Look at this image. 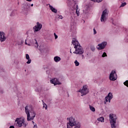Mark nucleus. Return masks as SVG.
<instances>
[{
    "mask_svg": "<svg viewBox=\"0 0 128 128\" xmlns=\"http://www.w3.org/2000/svg\"><path fill=\"white\" fill-rule=\"evenodd\" d=\"M72 44L74 46H75L74 48L76 49V50L74 52V54H82L84 52L82 47L80 46V44L78 43V41L76 38H73L72 40Z\"/></svg>",
    "mask_w": 128,
    "mask_h": 128,
    "instance_id": "obj_1",
    "label": "nucleus"
},
{
    "mask_svg": "<svg viewBox=\"0 0 128 128\" xmlns=\"http://www.w3.org/2000/svg\"><path fill=\"white\" fill-rule=\"evenodd\" d=\"M30 108H32V106H26L25 107V112L27 115V120L28 122H30L34 119L36 118V115L32 116L30 118Z\"/></svg>",
    "mask_w": 128,
    "mask_h": 128,
    "instance_id": "obj_2",
    "label": "nucleus"
},
{
    "mask_svg": "<svg viewBox=\"0 0 128 128\" xmlns=\"http://www.w3.org/2000/svg\"><path fill=\"white\" fill-rule=\"evenodd\" d=\"M109 78L110 80H112V82H114V80H116L118 78V75H116V72L115 70H112L110 74Z\"/></svg>",
    "mask_w": 128,
    "mask_h": 128,
    "instance_id": "obj_3",
    "label": "nucleus"
},
{
    "mask_svg": "<svg viewBox=\"0 0 128 128\" xmlns=\"http://www.w3.org/2000/svg\"><path fill=\"white\" fill-rule=\"evenodd\" d=\"M67 120H68V122L67 123V125L71 126L72 128L76 124V119L74 117L71 116L70 118H67Z\"/></svg>",
    "mask_w": 128,
    "mask_h": 128,
    "instance_id": "obj_4",
    "label": "nucleus"
},
{
    "mask_svg": "<svg viewBox=\"0 0 128 128\" xmlns=\"http://www.w3.org/2000/svg\"><path fill=\"white\" fill-rule=\"evenodd\" d=\"M37 25L35 26L33 28L34 30V32H39L40 30H42V25L41 24H40L39 22H37Z\"/></svg>",
    "mask_w": 128,
    "mask_h": 128,
    "instance_id": "obj_5",
    "label": "nucleus"
},
{
    "mask_svg": "<svg viewBox=\"0 0 128 128\" xmlns=\"http://www.w3.org/2000/svg\"><path fill=\"white\" fill-rule=\"evenodd\" d=\"M24 122V119L22 118H16V124L18 128H21L22 126V124Z\"/></svg>",
    "mask_w": 128,
    "mask_h": 128,
    "instance_id": "obj_6",
    "label": "nucleus"
},
{
    "mask_svg": "<svg viewBox=\"0 0 128 128\" xmlns=\"http://www.w3.org/2000/svg\"><path fill=\"white\" fill-rule=\"evenodd\" d=\"M90 92V90L88 89V86L86 85H84L82 88V94L81 96H86V94H88Z\"/></svg>",
    "mask_w": 128,
    "mask_h": 128,
    "instance_id": "obj_7",
    "label": "nucleus"
},
{
    "mask_svg": "<svg viewBox=\"0 0 128 128\" xmlns=\"http://www.w3.org/2000/svg\"><path fill=\"white\" fill-rule=\"evenodd\" d=\"M50 82L54 86H56L57 84H62V82H60L56 78H54L50 80Z\"/></svg>",
    "mask_w": 128,
    "mask_h": 128,
    "instance_id": "obj_8",
    "label": "nucleus"
},
{
    "mask_svg": "<svg viewBox=\"0 0 128 128\" xmlns=\"http://www.w3.org/2000/svg\"><path fill=\"white\" fill-rule=\"evenodd\" d=\"M107 44L108 43L106 42H104L101 44H98V46L99 47L98 48V50H104V48H106V46Z\"/></svg>",
    "mask_w": 128,
    "mask_h": 128,
    "instance_id": "obj_9",
    "label": "nucleus"
},
{
    "mask_svg": "<svg viewBox=\"0 0 128 128\" xmlns=\"http://www.w3.org/2000/svg\"><path fill=\"white\" fill-rule=\"evenodd\" d=\"M112 98H114V96H112V93L110 92L108 94L107 96L105 98L106 102H110V100Z\"/></svg>",
    "mask_w": 128,
    "mask_h": 128,
    "instance_id": "obj_10",
    "label": "nucleus"
},
{
    "mask_svg": "<svg viewBox=\"0 0 128 128\" xmlns=\"http://www.w3.org/2000/svg\"><path fill=\"white\" fill-rule=\"evenodd\" d=\"M6 34L4 32L0 31V42H4L6 39V38L4 36Z\"/></svg>",
    "mask_w": 128,
    "mask_h": 128,
    "instance_id": "obj_11",
    "label": "nucleus"
},
{
    "mask_svg": "<svg viewBox=\"0 0 128 128\" xmlns=\"http://www.w3.org/2000/svg\"><path fill=\"white\" fill-rule=\"evenodd\" d=\"M26 60H28L26 64H30L32 62V60L30 58V55H28V54H26Z\"/></svg>",
    "mask_w": 128,
    "mask_h": 128,
    "instance_id": "obj_12",
    "label": "nucleus"
},
{
    "mask_svg": "<svg viewBox=\"0 0 128 128\" xmlns=\"http://www.w3.org/2000/svg\"><path fill=\"white\" fill-rule=\"evenodd\" d=\"M49 8H50V10L52 12H54L55 14L58 12V10L54 8L52 6L50 5Z\"/></svg>",
    "mask_w": 128,
    "mask_h": 128,
    "instance_id": "obj_13",
    "label": "nucleus"
},
{
    "mask_svg": "<svg viewBox=\"0 0 128 128\" xmlns=\"http://www.w3.org/2000/svg\"><path fill=\"white\" fill-rule=\"evenodd\" d=\"M74 126V128H80V122L76 121Z\"/></svg>",
    "mask_w": 128,
    "mask_h": 128,
    "instance_id": "obj_14",
    "label": "nucleus"
},
{
    "mask_svg": "<svg viewBox=\"0 0 128 128\" xmlns=\"http://www.w3.org/2000/svg\"><path fill=\"white\" fill-rule=\"evenodd\" d=\"M61 58H60V56H56L54 57V61L55 62H58L60 60Z\"/></svg>",
    "mask_w": 128,
    "mask_h": 128,
    "instance_id": "obj_15",
    "label": "nucleus"
},
{
    "mask_svg": "<svg viewBox=\"0 0 128 128\" xmlns=\"http://www.w3.org/2000/svg\"><path fill=\"white\" fill-rule=\"evenodd\" d=\"M22 44H24V40H22L20 42H18L17 43V44L18 45L19 48H20L22 46Z\"/></svg>",
    "mask_w": 128,
    "mask_h": 128,
    "instance_id": "obj_16",
    "label": "nucleus"
},
{
    "mask_svg": "<svg viewBox=\"0 0 128 128\" xmlns=\"http://www.w3.org/2000/svg\"><path fill=\"white\" fill-rule=\"evenodd\" d=\"M100 22H106V16H101Z\"/></svg>",
    "mask_w": 128,
    "mask_h": 128,
    "instance_id": "obj_17",
    "label": "nucleus"
},
{
    "mask_svg": "<svg viewBox=\"0 0 128 128\" xmlns=\"http://www.w3.org/2000/svg\"><path fill=\"white\" fill-rule=\"evenodd\" d=\"M16 10H14L12 11L11 14H10V16H16Z\"/></svg>",
    "mask_w": 128,
    "mask_h": 128,
    "instance_id": "obj_18",
    "label": "nucleus"
},
{
    "mask_svg": "<svg viewBox=\"0 0 128 128\" xmlns=\"http://www.w3.org/2000/svg\"><path fill=\"white\" fill-rule=\"evenodd\" d=\"M98 122H104V118L102 116L98 118Z\"/></svg>",
    "mask_w": 128,
    "mask_h": 128,
    "instance_id": "obj_19",
    "label": "nucleus"
},
{
    "mask_svg": "<svg viewBox=\"0 0 128 128\" xmlns=\"http://www.w3.org/2000/svg\"><path fill=\"white\" fill-rule=\"evenodd\" d=\"M106 14H108V10L106 9L102 12L101 16H106Z\"/></svg>",
    "mask_w": 128,
    "mask_h": 128,
    "instance_id": "obj_20",
    "label": "nucleus"
},
{
    "mask_svg": "<svg viewBox=\"0 0 128 128\" xmlns=\"http://www.w3.org/2000/svg\"><path fill=\"white\" fill-rule=\"evenodd\" d=\"M90 50H92V52H94L96 50V48L94 47V46L92 45L90 47Z\"/></svg>",
    "mask_w": 128,
    "mask_h": 128,
    "instance_id": "obj_21",
    "label": "nucleus"
},
{
    "mask_svg": "<svg viewBox=\"0 0 128 128\" xmlns=\"http://www.w3.org/2000/svg\"><path fill=\"white\" fill-rule=\"evenodd\" d=\"M90 108L92 112H96V108H94V106L90 105Z\"/></svg>",
    "mask_w": 128,
    "mask_h": 128,
    "instance_id": "obj_22",
    "label": "nucleus"
},
{
    "mask_svg": "<svg viewBox=\"0 0 128 128\" xmlns=\"http://www.w3.org/2000/svg\"><path fill=\"white\" fill-rule=\"evenodd\" d=\"M74 62L76 66H80V62H78V60H76Z\"/></svg>",
    "mask_w": 128,
    "mask_h": 128,
    "instance_id": "obj_23",
    "label": "nucleus"
},
{
    "mask_svg": "<svg viewBox=\"0 0 128 128\" xmlns=\"http://www.w3.org/2000/svg\"><path fill=\"white\" fill-rule=\"evenodd\" d=\"M44 108L45 110H48V105L44 102H43V108Z\"/></svg>",
    "mask_w": 128,
    "mask_h": 128,
    "instance_id": "obj_24",
    "label": "nucleus"
},
{
    "mask_svg": "<svg viewBox=\"0 0 128 128\" xmlns=\"http://www.w3.org/2000/svg\"><path fill=\"white\" fill-rule=\"evenodd\" d=\"M126 6V2H124L123 3H122L121 5L120 6V8H122L123 6Z\"/></svg>",
    "mask_w": 128,
    "mask_h": 128,
    "instance_id": "obj_25",
    "label": "nucleus"
},
{
    "mask_svg": "<svg viewBox=\"0 0 128 128\" xmlns=\"http://www.w3.org/2000/svg\"><path fill=\"white\" fill-rule=\"evenodd\" d=\"M34 40L36 42L35 44H36V45L34 46H35V48H38V41H36V39H34Z\"/></svg>",
    "mask_w": 128,
    "mask_h": 128,
    "instance_id": "obj_26",
    "label": "nucleus"
},
{
    "mask_svg": "<svg viewBox=\"0 0 128 128\" xmlns=\"http://www.w3.org/2000/svg\"><path fill=\"white\" fill-rule=\"evenodd\" d=\"M124 85L126 86H127V88H128V80H126V82H124Z\"/></svg>",
    "mask_w": 128,
    "mask_h": 128,
    "instance_id": "obj_27",
    "label": "nucleus"
},
{
    "mask_svg": "<svg viewBox=\"0 0 128 128\" xmlns=\"http://www.w3.org/2000/svg\"><path fill=\"white\" fill-rule=\"evenodd\" d=\"M106 53V52H104V53L102 54V58H104L106 56H107Z\"/></svg>",
    "mask_w": 128,
    "mask_h": 128,
    "instance_id": "obj_28",
    "label": "nucleus"
},
{
    "mask_svg": "<svg viewBox=\"0 0 128 128\" xmlns=\"http://www.w3.org/2000/svg\"><path fill=\"white\" fill-rule=\"evenodd\" d=\"M103 0H94V2H102Z\"/></svg>",
    "mask_w": 128,
    "mask_h": 128,
    "instance_id": "obj_29",
    "label": "nucleus"
},
{
    "mask_svg": "<svg viewBox=\"0 0 128 128\" xmlns=\"http://www.w3.org/2000/svg\"><path fill=\"white\" fill-rule=\"evenodd\" d=\"M35 92H40V89L37 88L35 89Z\"/></svg>",
    "mask_w": 128,
    "mask_h": 128,
    "instance_id": "obj_30",
    "label": "nucleus"
},
{
    "mask_svg": "<svg viewBox=\"0 0 128 128\" xmlns=\"http://www.w3.org/2000/svg\"><path fill=\"white\" fill-rule=\"evenodd\" d=\"M22 126H24V128H26V122H24V123H22Z\"/></svg>",
    "mask_w": 128,
    "mask_h": 128,
    "instance_id": "obj_31",
    "label": "nucleus"
},
{
    "mask_svg": "<svg viewBox=\"0 0 128 128\" xmlns=\"http://www.w3.org/2000/svg\"><path fill=\"white\" fill-rule=\"evenodd\" d=\"M23 12L25 11L26 12H28V8H24L23 10H22Z\"/></svg>",
    "mask_w": 128,
    "mask_h": 128,
    "instance_id": "obj_32",
    "label": "nucleus"
},
{
    "mask_svg": "<svg viewBox=\"0 0 128 128\" xmlns=\"http://www.w3.org/2000/svg\"><path fill=\"white\" fill-rule=\"evenodd\" d=\"M54 36L55 40H56L58 38V35H56V33H54Z\"/></svg>",
    "mask_w": 128,
    "mask_h": 128,
    "instance_id": "obj_33",
    "label": "nucleus"
},
{
    "mask_svg": "<svg viewBox=\"0 0 128 128\" xmlns=\"http://www.w3.org/2000/svg\"><path fill=\"white\" fill-rule=\"evenodd\" d=\"M93 30H94V34H96V28H94Z\"/></svg>",
    "mask_w": 128,
    "mask_h": 128,
    "instance_id": "obj_34",
    "label": "nucleus"
},
{
    "mask_svg": "<svg viewBox=\"0 0 128 128\" xmlns=\"http://www.w3.org/2000/svg\"><path fill=\"white\" fill-rule=\"evenodd\" d=\"M78 92H81V94H82V89L80 90Z\"/></svg>",
    "mask_w": 128,
    "mask_h": 128,
    "instance_id": "obj_35",
    "label": "nucleus"
},
{
    "mask_svg": "<svg viewBox=\"0 0 128 128\" xmlns=\"http://www.w3.org/2000/svg\"><path fill=\"white\" fill-rule=\"evenodd\" d=\"M0 72H4V68H0Z\"/></svg>",
    "mask_w": 128,
    "mask_h": 128,
    "instance_id": "obj_36",
    "label": "nucleus"
},
{
    "mask_svg": "<svg viewBox=\"0 0 128 128\" xmlns=\"http://www.w3.org/2000/svg\"><path fill=\"white\" fill-rule=\"evenodd\" d=\"M67 128H72V126H70V125L67 124Z\"/></svg>",
    "mask_w": 128,
    "mask_h": 128,
    "instance_id": "obj_37",
    "label": "nucleus"
},
{
    "mask_svg": "<svg viewBox=\"0 0 128 128\" xmlns=\"http://www.w3.org/2000/svg\"><path fill=\"white\" fill-rule=\"evenodd\" d=\"M76 14H78V16H80V12H78V10H76Z\"/></svg>",
    "mask_w": 128,
    "mask_h": 128,
    "instance_id": "obj_38",
    "label": "nucleus"
},
{
    "mask_svg": "<svg viewBox=\"0 0 128 128\" xmlns=\"http://www.w3.org/2000/svg\"><path fill=\"white\" fill-rule=\"evenodd\" d=\"M0 94H4V90H0Z\"/></svg>",
    "mask_w": 128,
    "mask_h": 128,
    "instance_id": "obj_39",
    "label": "nucleus"
},
{
    "mask_svg": "<svg viewBox=\"0 0 128 128\" xmlns=\"http://www.w3.org/2000/svg\"><path fill=\"white\" fill-rule=\"evenodd\" d=\"M59 18H60V20H62V16H59Z\"/></svg>",
    "mask_w": 128,
    "mask_h": 128,
    "instance_id": "obj_40",
    "label": "nucleus"
},
{
    "mask_svg": "<svg viewBox=\"0 0 128 128\" xmlns=\"http://www.w3.org/2000/svg\"><path fill=\"white\" fill-rule=\"evenodd\" d=\"M10 128H14V126H10Z\"/></svg>",
    "mask_w": 128,
    "mask_h": 128,
    "instance_id": "obj_41",
    "label": "nucleus"
},
{
    "mask_svg": "<svg viewBox=\"0 0 128 128\" xmlns=\"http://www.w3.org/2000/svg\"><path fill=\"white\" fill-rule=\"evenodd\" d=\"M25 6H28L30 7V4H25Z\"/></svg>",
    "mask_w": 128,
    "mask_h": 128,
    "instance_id": "obj_42",
    "label": "nucleus"
},
{
    "mask_svg": "<svg viewBox=\"0 0 128 128\" xmlns=\"http://www.w3.org/2000/svg\"><path fill=\"white\" fill-rule=\"evenodd\" d=\"M34 128H38V126L34 125Z\"/></svg>",
    "mask_w": 128,
    "mask_h": 128,
    "instance_id": "obj_43",
    "label": "nucleus"
},
{
    "mask_svg": "<svg viewBox=\"0 0 128 128\" xmlns=\"http://www.w3.org/2000/svg\"><path fill=\"white\" fill-rule=\"evenodd\" d=\"M26 0V2H32V0Z\"/></svg>",
    "mask_w": 128,
    "mask_h": 128,
    "instance_id": "obj_44",
    "label": "nucleus"
},
{
    "mask_svg": "<svg viewBox=\"0 0 128 128\" xmlns=\"http://www.w3.org/2000/svg\"><path fill=\"white\" fill-rule=\"evenodd\" d=\"M25 44H28V43L26 42V40H25Z\"/></svg>",
    "mask_w": 128,
    "mask_h": 128,
    "instance_id": "obj_45",
    "label": "nucleus"
},
{
    "mask_svg": "<svg viewBox=\"0 0 128 128\" xmlns=\"http://www.w3.org/2000/svg\"><path fill=\"white\" fill-rule=\"evenodd\" d=\"M30 6H34V4H31Z\"/></svg>",
    "mask_w": 128,
    "mask_h": 128,
    "instance_id": "obj_46",
    "label": "nucleus"
},
{
    "mask_svg": "<svg viewBox=\"0 0 128 128\" xmlns=\"http://www.w3.org/2000/svg\"><path fill=\"white\" fill-rule=\"evenodd\" d=\"M126 30H128L126 28H125V32H126Z\"/></svg>",
    "mask_w": 128,
    "mask_h": 128,
    "instance_id": "obj_47",
    "label": "nucleus"
},
{
    "mask_svg": "<svg viewBox=\"0 0 128 128\" xmlns=\"http://www.w3.org/2000/svg\"><path fill=\"white\" fill-rule=\"evenodd\" d=\"M92 0V2H94V0Z\"/></svg>",
    "mask_w": 128,
    "mask_h": 128,
    "instance_id": "obj_48",
    "label": "nucleus"
},
{
    "mask_svg": "<svg viewBox=\"0 0 128 128\" xmlns=\"http://www.w3.org/2000/svg\"><path fill=\"white\" fill-rule=\"evenodd\" d=\"M32 122L33 124H34V121H32Z\"/></svg>",
    "mask_w": 128,
    "mask_h": 128,
    "instance_id": "obj_49",
    "label": "nucleus"
},
{
    "mask_svg": "<svg viewBox=\"0 0 128 128\" xmlns=\"http://www.w3.org/2000/svg\"><path fill=\"white\" fill-rule=\"evenodd\" d=\"M15 122H16V119L15 120Z\"/></svg>",
    "mask_w": 128,
    "mask_h": 128,
    "instance_id": "obj_50",
    "label": "nucleus"
},
{
    "mask_svg": "<svg viewBox=\"0 0 128 128\" xmlns=\"http://www.w3.org/2000/svg\"><path fill=\"white\" fill-rule=\"evenodd\" d=\"M78 5H76V8H78Z\"/></svg>",
    "mask_w": 128,
    "mask_h": 128,
    "instance_id": "obj_51",
    "label": "nucleus"
},
{
    "mask_svg": "<svg viewBox=\"0 0 128 128\" xmlns=\"http://www.w3.org/2000/svg\"><path fill=\"white\" fill-rule=\"evenodd\" d=\"M70 52H72V51H70Z\"/></svg>",
    "mask_w": 128,
    "mask_h": 128,
    "instance_id": "obj_52",
    "label": "nucleus"
}]
</instances>
